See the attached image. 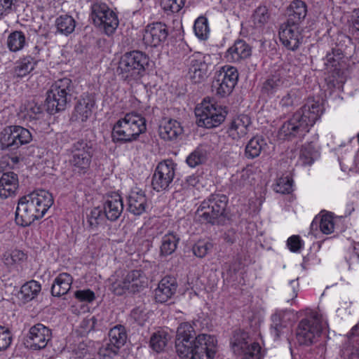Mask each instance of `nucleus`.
<instances>
[{
    "instance_id": "a19ab883",
    "label": "nucleus",
    "mask_w": 359,
    "mask_h": 359,
    "mask_svg": "<svg viewBox=\"0 0 359 359\" xmlns=\"http://www.w3.org/2000/svg\"><path fill=\"white\" fill-rule=\"evenodd\" d=\"M251 171L249 169H243L236 172L231 177V183L236 190L248 187L250 183Z\"/></svg>"
},
{
    "instance_id": "ea45409f",
    "label": "nucleus",
    "mask_w": 359,
    "mask_h": 359,
    "mask_svg": "<svg viewBox=\"0 0 359 359\" xmlns=\"http://www.w3.org/2000/svg\"><path fill=\"white\" fill-rule=\"evenodd\" d=\"M170 336L164 330H158L152 334L149 341V346L152 350L157 353L163 351L166 346Z\"/></svg>"
},
{
    "instance_id": "338daca9",
    "label": "nucleus",
    "mask_w": 359,
    "mask_h": 359,
    "mask_svg": "<svg viewBox=\"0 0 359 359\" xmlns=\"http://www.w3.org/2000/svg\"><path fill=\"white\" fill-rule=\"evenodd\" d=\"M341 356L344 359H352L355 356L359 358V348L354 352L353 348L350 346L344 347L341 350Z\"/></svg>"
},
{
    "instance_id": "f03ea898",
    "label": "nucleus",
    "mask_w": 359,
    "mask_h": 359,
    "mask_svg": "<svg viewBox=\"0 0 359 359\" xmlns=\"http://www.w3.org/2000/svg\"><path fill=\"white\" fill-rule=\"evenodd\" d=\"M323 111V106L319 101L307 100L302 107L282 125L278 130V137L290 140L304 137L320 118Z\"/></svg>"
},
{
    "instance_id": "774afa93",
    "label": "nucleus",
    "mask_w": 359,
    "mask_h": 359,
    "mask_svg": "<svg viewBox=\"0 0 359 359\" xmlns=\"http://www.w3.org/2000/svg\"><path fill=\"white\" fill-rule=\"evenodd\" d=\"M186 183L188 186L196 187L199 183V177L198 175H190L186 179Z\"/></svg>"
},
{
    "instance_id": "3c124183",
    "label": "nucleus",
    "mask_w": 359,
    "mask_h": 359,
    "mask_svg": "<svg viewBox=\"0 0 359 359\" xmlns=\"http://www.w3.org/2000/svg\"><path fill=\"white\" fill-rule=\"evenodd\" d=\"M318 225L320 231L325 234H330L334 230V223L330 215H323L320 219L316 217L313 220L311 227L313 229L317 228Z\"/></svg>"
},
{
    "instance_id": "a878e982",
    "label": "nucleus",
    "mask_w": 359,
    "mask_h": 359,
    "mask_svg": "<svg viewBox=\"0 0 359 359\" xmlns=\"http://www.w3.org/2000/svg\"><path fill=\"white\" fill-rule=\"evenodd\" d=\"M106 218L111 221H116L123 210V203L120 195L114 194L109 196L102 208Z\"/></svg>"
},
{
    "instance_id": "f3484780",
    "label": "nucleus",
    "mask_w": 359,
    "mask_h": 359,
    "mask_svg": "<svg viewBox=\"0 0 359 359\" xmlns=\"http://www.w3.org/2000/svg\"><path fill=\"white\" fill-rule=\"evenodd\" d=\"M279 38L282 44L288 50L294 51L302 43V29L298 25L288 23L281 25L279 30Z\"/></svg>"
},
{
    "instance_id": "e2e57ef3",
    "label": "nucleus",
    "mask_w": 359,
    "mask_h": 359,
    "mask_svg": "<svg viewBox=\"0 0 359 359\" xmlns=\"http://www.w3.org/2000/svg\"><path fill=\"white\" fill-rule=\"evenodd\" d=\"M15 2L16 0H0V19L12 12Z\"/></svg>"
},
{
    "instance_id": "20e7f679",
    "label": "nucleus",
    "mask_w": 359,
    "mask_h": 359,
    "mask_svg": "<svg viewBox=\"0 0 359 359\" xmlns=\"http://www.w3.org/2000/svg\"><path fill=\"white\" fill-rule=\"evenodd\" d=\"M149 65V57L140 50H132L123 54L118 62L116 74L124 82L133 84L145 74Z\"/></svg>"
},
{
    "instance_id": "cd10ccee",
    "label": "nucleus",
    "mask_w": 359,
    "mask_h": 359,
    "mask_svg": "<svg viewBox=\"0 0 359 359\" xmlns=\"http://www.w3.org/2000/svg\"><path fill=\"white\" fill-rule=\"evenodd\" d=\"M269 145L262 135L252 137L246 144L244 155L248 159H254L267 151Z\"/></svg>"
},
{
    "instance_id": "c9c22d12",
    "label": "nucleus",
    "mask_w": 359,
    "mask_h": 359,
    "mask_svg": "<svg viewBox=\"0 0 359 359\" xmlns=\"http://www.w3.org/2000/svg\"><path fill=\"white\" fill-rule=\"evenodd\" d=\"M41 290V284L34 280L25 283L20 289V299L24 303L29 302L34 299Z\"/></svg>"
},
{
    "instance_id": "e433bc0d",
    "label": "nucleus",
    "mask_w": 359,
    "mask_h": 359,
    "mask_svg": "<svg viewBox=\"0 0 359 359\" xmlns=\"http://www.w3.org/2000/svg\"><path fill=\"white\" fill-rule=\"evenodd\" d=\"M271 14L268 8L264 5H259L253 11L251 20L256 29L263 28L269 21Z\"/></svg>"
},
{
    "instance_id": "a211bd4d",
    "label": "nucleus",
    "mask_w": 359,
    "mask_h": 359,
    "mask_svg": "<svg viewBox=\"0 0 359 359\" xmlns=\"http://www.w3.org/2000/svg\"><path fill=\"white\" fill-rule=\"evenodd\" d=\"M168 35V30L165 24L154 22L145 27L142 41L146 46L158 47L165 42Z\"/></svg>"
},
{
    "instance_id": "603ef678",
    "label": "nucleus",
    "mask_w": 359,
    "mask_h": 359,
    "mask_svg": "<svg viewBox=\"0 0 359 359\" xmlns=\"http://www.w3.org/2000/svg\"><path fill=\"white\" fill-rule=\"evenodd\" d=\"M161 7L168 15L178 13L184 6L185 0H161Z\"/></svg>"
},
{
    "instance_id": "aec40b11",
    "label": "nucleus",
    "mask_w": 359,
    "mask_h": 359,
    "mask_svg": "<svg viewBox=\"0 0 359 359\" xmlns=\"http://www.w3.org/2000/svg\"><path fill=\"white\" fill-rule=\"evenodd\" d=\"M252 55V47L245 41L237 39L224 54V58L229 62L241 63Z\"/></svg>"
},
{
    "instance_id": "a18cd8bd",
    "label": "nucleus",
    "mask_w": 359,
    "mask_h": 359,
    "mask_svg": "<svg viewBox=\"0 0 359 359\" xmlns=\"http://www.w3.org/2000/svg\"><path fill=\"white\" fill-rule=\"evenodd\" d=\"M206 198L209 201L210 203L214 205L219 217L224 215L229 201L226 195L220 193H214L211 194Z\"/></svg>"
},
{
    "instance_id": "393cba45",
    "label": "nucleus",
    "mask_w": 359,
    "mask_h": 359,
    "mask_svg": "<svg viewBox=\"0 0 359 359\" xmlns=\"http://www.w3.org/2000/svg\"><path fill=\"white\" fill-rule=\"evenodd\" d=\"M147 199L144 192L135 188L130 191L128 196V210L134 215H140L145 212Z\"/></svg>"
},
{
    "instance_id": "7ed1b4c3",
    "label": "nucleus",
    "mask_w": 359,
    "mask_h": 359,
    "mask_svg": "<svg viewBox=\"0 0 359 359\" xmlns=\"http://www.w3.org/2000/svg\"><path fill=\"white\" fill-rule=\"evenodd\" d=\"M52 194L44 189H38L19 198L15 220L18 225L28 226L42 218L53 204Z\"/></svg>"
},
{
    "instance_id": "2f4dec72",
    "label": "nucleus",
    "mask_w": 359,
    "mask_h": 359,
    "mask_svg": "<svg viewBox=\"0 0 359 359\" xmlns=\"http://www.w3.org/2000/svg\"><path fill=\"white\" fill-rule=\"evenodd\" d=\"M94 105L95 101L91 96H81L75 106L74 116L81 122L86 121L92 114V108Z\"/></svg>"
},
{
    "instance_id": "4be33fe9",
    "label": "nucleus",
    "mask_w": 359,
    "mask_h": 359,
    "mask_svg": "<svg viewBox=\"0 0 359 359\" xmlns=\"http://www.w3.org/2000/svg\"><path fill=\"white\" fill-rule=\"evenodd\" d=\"M177 288V283L174 277L163 278L154 290L155 300L160 303L168 302L175 294Z\"/></svg>"
},
{
    "instance_id": "13d9d810",
    "label": "nucleus",
    "mask_w": 359,
    "mask_h": 359,
    "mask_svg": "<svg viewBox=\"0 0 359 359\" xmlns=\"http://www.w3.org/2000/svg\"><path fill=\"white\" fill-rule=\"evenodd\" d=\"M12 336L10 331L0 325V351L6 350L11 344Z\"/></svg>"
},
{
    "instance_id": "69168bd1",
    "label": "nucleus",
    "mask_w": 359,
    "mask_h": 359,
    "mask_svg": "<svg viewBox=\"0 0 359 359\" xmlns=\"http://www.w3.org/2000/svg\"><path fill=\"white\" fill-rule=\"evenodd\" d=\"M97 323V318L93 316L90 318L84 319L81 323V327L83 329V332L88 333L95 330Z\"/></svg>"
},
{
    "instance_id": "864d4df0",
    "label": "nucleus",
    "mask_w": 359,
    "mask_h": 359,
    "mask_svg": "<svg viewBox=\"0 0 359 359\" xmlns=\"http://www.w3.org/2000/svg\"><path fill=\"white\" fill-rule=\"evenodd\" d=\"M293 180L289 176L278 178L274 185V191L282 194H287L292 191Z\"/></svg>"
},
{
    "instance_id": "2eb2a0df",
    "label": "nucleus",
    "mask_w": 359,
    "mask_h": 359,
    "mask_svg": "<svg viewBox=\"0 0 359 359\" xmlns=\"http://www.w3.org/2000/svg\"><path fill=\"white\" fill-rule=\"evenodd\" d=\"M322 330L319 320L316 318L302 320L296 330V339L299 345L309 346Z\"/></svg>"
},
{
    "instance_id": "423d86ee",
    "label": "nucleus",
    "mask_w": 359,
    "mask_h": 359,
    "mask_svg": "<svg viewBox=\"0 0 359 359\" xmlns=\"http://www.w3.org/2000/svg\"><path fill=\"white\" fill-rule=\"evenodd\" d=\"M73 88L72 80L68 78H62L55 81L47 92L46 100L49 114H54L65 109L71 100Z\"/></svg>"
},
{
    "instance_id": "0eeeda50",
    "label": "nucleus",
    "mask_w": 359,
    "mask_h": 359,
    "mask_svg": "<svg viewBox=\"0 0 359 359\" xmlns=\"http://www.w3.org/2000/svg\"><path fill=\"white\" fill-rule=\"evenodd\" d=\"M187 76L194 83L204 82L210 74L213 67L212 58L209 54L195 52L185 60Z\"/></svg>"
},
{
    "instance_id": "052dcab7",
    "label": "nucleus",
    "mask_w": 359,
    "mask_h": 359,
    "mask_svg": "<svg viewBox=\"0 0 359 359\" xmlns=\"http://www.w3.org/2000/svg\"><path fill=\"white\" fill-rule=\"evenodd\" d=\"M74 296L79 301L86 302H92L95 298V293L89 289L77 290Z\"/></svg>"
},
{
    "instance_id": "9b49d317",
    "label": "nucleus",
    "mask_w": 359,
    "mask_h": 359,
    "mask_svg": "<svg viewBox=\"0 0 359 359\" xmlns=\"http://www.w3.org/2000/svg\"><path fill=\"white\" fill-rule=\"evenodd\" d=\"M2 149L13 151L20 146L29 144L32 140L31 132L20 126L6 127L1 134Z\"/></svg>"
},
{
    "instance_id": "8fccbe9b",
    "label": "nucleus",
    "mask_w": 359,
    "mask_h": 359,
    "mask_svg": "<svg viewBox=\"0 0 359 359\" xmlns=\"http://www.w3.org/2000/svg\"><path fill=\"white\" fill-rule=\"evenodd\" d=\"M27 258V255L19 250H14L11 252H6L3 255L2 261L8 266H11L14 264H19L25 262Z\"/></svg>"
},
{
    "instance_id": "c03bdc74",
    "label": "nucleus",
    "mask_w": 359,
    "mask_h": 359,
    "mask_svg": "<svg viewBox=\"0 0 359 359\" xmlns=\"http://www.w3.org/2000/svg\"><path fill=\"white\" fill-rule=\"evenodd\" d=\"M86 219L88 226L91 229H95L98 226L102 225L107 218L102 208L95 207L91 209L90 212L87 214Z\"/></svg>"
},
{
    "instance_id": "72a5a7b5",
    "label": "nucleus",
    "mask_w": 359,
    "mask_h": 359,
    "mask_svg": "<svg viewBox=\"0 0 359 359\" xmlns=\"http://www.w3.org/2000/svg\"><path fill=\"white\" fill-rule=\"evenodd\" d=\"M73 278L67 273H60L54 280L51 287V294L55 297L66 294L71 288Z\"/></svg>"
},
{
    "instance_id": "f257e3e1",
    "label": "nucleus",
    "mask_w": 359,
    "mask_h": 359,
    "mask_svg": "<svg viewBox=\"0 0 359 359\" xmlns=\"http://www.w3.org/2000/svg\"><path fill=\"white\" fill-rule=\"evenodd\" d=\"M175 348L182 359H213L217 351V340L210 334L196 335L191 324L183 323L177 330Z\"/></svg>"
},
{
    "instance_id": "09e8293b",
    "label": "nucleus",
    "mask_w": 359,
    "mask_h": 359,
    "mask_svg": "<svg viewBox=\"0 0 359 359\" xmlns=\"http://www.w3.org/2000/svg\"><path fill=\"white\" fill-rule=\"evenodd\" d=\"M194 30L199 39L206 40L210 33L208 19L203 16L198 17L195 20Z\"/></svg>"
},
{
    "instance_id": "7c9ffc66",
    "label": "nucleus",
    "mask_w": 359,
    "mask_h": 359,
    "mask_svg": "<svg viewBox=\"0 0 359 359\" xmlns=\"http://www.w3.org/2000/svg\"><path fill=\"white\" fill-rule=\"evenodd\" d=\"M219 214L215 209L214 205L210 203L207 198H205L200 204L196 211V218L201 223L215 224L219 218Z\"/></svg>"
},
{
    "instance_id": "39448f33",
    "label": "nucleus",
    "mask_w": 359,
    "mask_h": 359,
    "mask_svg": "<svg viewBox=\"0 0 359 359\" xmlns=\"http://www.w3.org/2000/svg\"><path fill=\"white\" fill-rule=\"evenodd\" d=\"M146 120L140 114L131 112L118 119L112 128L111 138L114 143L133 142L146 131Z\"/></svg>"
},
{
    "instance_id": "c85d7f7f",
    "label": "nucleus",
    "mask_w": 359,
    "mask_h": 359,
    "mask_svg": "<svg viewBox=\"0 0 359 359\" xmlns=\"http://www.w3.org/2000/svg\"><path fill=\"white\" fill-rule=\"evenodd\" d=\"M285 311H276L271 316V332L275 339H279L282 335L290 331V322Z\"/></svg>"
},
{
    "instance_id": "0e129e2a",
    "label": "nucleus",
    "mask_w": 359,
    "mask_h": 359,
    "mask_svg": "<svg viewBox=\"0 0 359 359\" xmlns=\"http://www.w3.org/2000/svg\"><path fill=\"white\" fill-rule=\"evenodd\" d=\"M287 245L292 252H297L302 248V243L299 236H292L287 241Z\"/></svg>"
},
{
    "instance_id": "49530a36",
    "label": "nucleus",
    "mask_w": 359,
    "mask_h": 359,
    "mask_svg": "<svg viewBox=\"0 0 359 359\" xmlns=\"http://www.w3.org/2000/svg\"><path fill=\"white\" fill-rule=\"evenodd\" d=\"M318 157V153L311 144L304 145L301 149L299 161L304 165H311Z\"/></svg>"
},
{
    "instance_id": "9d476101",
    "label": "nucleus",
    "mask_w": 359,
    "mask_h": 359,
    "mask_svg": "<svg viewBox=\"0 0 359 359\" xmlns=\"http://www.w3.org/2000/svg\"><path fill=\"white\" fill-rule=\"evenodd\" d=\"M195 114L198 126L207 128L217 127L226 116V111L221 107L205 100L196 107Z\"/></svg>"
},
{
    "instance_id": "dca6fc26",
    "label": "nucleus",
    "mask_w": 359,
    "mask_h": 359,
    "mask_svg": "<svg viewBox=\"0 0 359 359\" xmlns=\"http://www.w3.org/2000/svg\"><path fill=\"white\" fill-rule=\"evenodd\" d=\"M126 339L127 335L123 326L114 327L109 332V343L100 349L99 354L104 358H113L125 344Z\"/></svg>"
},
{
    "instance_id": "ddd939ff",
    "label": "nucleus",
    "mask_w": 359,
    "mask_h": 359,
    "mask_svg": "<svg viewBox=\"0 0 359 359\" xmlns=\"http://www.w3.org/2000/svg\"><path fill=\"white\" fill-rule=\"evenodd\" d=\"M231 344L235 353L243 354V359H261V347L258 343L252 341L248 332L236 331Z\"/></svg>"
},
{
    "instance_id": "4c0bfd02",
    "label": "nucleus",
    "mask_w": 359,
    "mask_h": 359,
    "mask_svg": "<svg viewBox=\"0 0 359 359\" xmlns=\"http://www.w3.org/2000/svg\"><path fill=\"white\" fill-rule=\"evenodd\" d=\"M35 65L36 62H33L32 56L17 61L13 69V76L16 78L26 76L34 69Z\"/></svg>"
},
{
    "instance_id": "37998d69",
    "label": "nucleus",
    "mask_w": 359,
    "mask_h": 359,
    "mask_svg": "<svg viewBox=\"0 0 359 359\" xmlns=\"http://www.w3.org/2000/svg\"><path fill=\"white\" fill-rule=\"evenodd\" d=\"M207 157V150L203 147H198L187 157L186 162L189 167L195 168L204 163Z\"/></svg>"
},
{
    "instance_id": "6e6552de",
    "label": "nucleus",
    "mask_w": 359,
    "mask_h": 359,
    "mask_svg": "<svg viewBox=\"0 0 359 359\" xmlns=\"http://www.w3.org/2000/svg\"><path fill=\"white\" fill-rule=\"evenodd\" d=\"M90 11L93 24L107 36L113 34L119 24L116 13L102 2L93 4Z\"/></svg>"
},
{
    "instance_id": "f704fd0d",
    "label": "nucleus",
    "mask_w": 359,
    "mask_h": 359,
    "mask_svg": "<svg viewBox=\"0 0 359 359\" xmlns=\"http://www.w3.org/2000/svg\"><path fill=\"white\" fill-rule=\"evenodd\" d=\"M179 241L180 237L174 232L165 233L161 238V255L166 257L172 255L176 250Z\"/></svg>"
},
{
    "instance_id": "6ab92c4d",
    "label": "nucleus",
    "mask_w": 359,
    "mask_h": 359,
    "mask_svg": "<svg viewBox=\"0 0 359 359\" xmlns=\"http://www.w3.org/2000/svg\"><path fill=\"white\" fill-rule=\"evenodd\" d=\"M51 337V330L44 325L37 323L30 327L27 341L31 348L40 350L47 346Z\"/></svg>"
},
{
    "instance_id": "b1692460",
    "label": "nucleus",
    "mask_w": 359,
    "mask_h": 359,
    "mask_svg": "<svg viewBox=\"0 0 359 359\" xmlns=\"http://www.w3.org/2000/svg\"><path fill=\"white\" fill-rule=\"evenodd\" d=\"M249 116L241 114L232 120L227 130L229 136L233 140H238L245 137L251 126Z\"/></svg>"
},
{
    "instance_id": "473e14b6",
    "label": "nucleus",
    "mask_w": 359,
    "mask_h": 359,
    "mask_svg": "<svg viewBox=\"0 0 359 359\" xmlns=\"http://www.w3.org/2000/svg\"><path fill=\"white\" fill-rule=\"evenodd\" d=\"M125 276L129 287V292H140L147 285V278L141 270H133L127 273Z\"/></svg>"
},
{
    "instance_id": "58836bf2",
    "label": "nucleus",
    "mask_w": 359,
    "mask_h": 359,
    "mask_svg": "<svg viewBox=\"0 0 359 359\" xmlns=\"http://www.w3.org/2000/svg\"><path fill=\"white\" fill-rule=\"evenodd\" d=\"M55 26L57 32L68 36L74 31L76 21L71 15H63L56 18Z\"/></svg>"
},
{
    "instance_id": "1a4fd4ad",
    "label": "nucleus",
    "mask_w": 359,
    "mask_h": 359,
    "mask_svg": "<svg viewBox=\"0 0 359 359\" xmlns=\"http://www.w3.org/2000/svg\"><path fill=\"white\" fill-rule=\"evenodd\" d=\"M71 157L69 163L74 171L79 174L87 172L91 163L93 156L92 144L84 140H79L74 142L68 149Z\"/></svg>"
},
{
    "instance_id": "bf43d9fd",
    "label": "nucleus",
    "mask_w": 359,
    "mask_h": 359,
    "mask_svg": "<svg viewBox=\"0 0 359 359\" xmlns=\"http://www.w3.org/2000/svg\"><path fill=\"white\" fill-rule=\"evenodd\" d=\"M297 89H291L290 91L287 93L285 95H284L280 101V104L283 107H288L292 106L294 100L297 98Z\"/></svg>"
},
{
    "instance_id": "6e6d98bb",
    "label": "nucleus",
    "mask_w": 359,
    "mask_h": 359,
    "mask_svg": "<svg viewBox=\"0 0 359 359\" xmlns=\"http://www.w3.org/2000/svg\"><path fill=\"white\" fill-rule=\"evenodd\" d=\"M130 317L140 325H143L149 318L148 312L144 306H142L133 309L130 313Z\"/></svg>"
},
{
    "instance_id": "5701e85b",
    "label": "nucleus",
    "mask_w": 359,
    "mask_h": 359,
    "mask_svg": "<svg viewBox=\"0 0 359 359\" xmlns=\"http://www.w3.org/2000/svg\"><path fill=\"white\" fill-rule=\"evenodd\" d=\"M307 6L302 0L291 1L287 9V20L285 23L300 26L307 15Z\"/></svg>"
},
{
    "instance_id": "4d7b16f0",
    "label": "nucleus",
    "mask_w": 359,
    "mask_h": 359,
    "mask_svg": "<svg viewBox=\"0 0 359 359\" xmlns=\"http://www.w3.org/2000/svg\"><path fill=\"white\" fill-rule=\"evenodd\" d=\"M342 53L339 49L333 48L332 53H328L325 58V65L332 67H336L342 58Z\"/></svg>"
},
{
    "instance_id": "680f3d73",
    "label": "nucleus",
    "mask_w": 359,
    "mask_h": 359,
    "mask_svg": "<svg viewBox=\"0 0 359 359\" xmlns=\"http://www.w3.org/2000/svg\"><path fill=\"white\" fill-rule=\"evenodd\" d=\"M42 114V109L41 106L31 103L27 108V116H29L31 120H37L39 118Z\"/></svg>"
},
{
    "instance_id": "f8f14e48",
    "label": "nucleus",
    "mask_w": 359,
    "mask_h": 359,
    "mask_svg": "<svg viewBox=\"0 0 359 359\" xmlns=\"http://www.w3.org/2000/svg\"><path fill=\"white\" fill-rule=\"evenodd\" d=\"M238 75V69L235 67L230 65L222 67L212 82V91L220 97L229 95L237 84Z\"/></svg>"
},
{
    "instance_id": "5fc2aeb1",
    "label": "nucleus",
    "mask_w": 359,
    "mask_h": 359,
    "mask_svg": "<svg viewBox=\"0 0 359 359\" xmlns=\"http://www.w3.org/2000/svg\"><path fill=\"white\" fill-rule=\"evenodd\" d=\"M213 245L211 242L200 240L192 247V252L196 257L203 258L205 257L212 249Z\"/></svg>"
},
{
    "instance_id": "4468645a",
    "label": "nucleus",
    "mask_w": 359,
    "mask_h": 359,
    "mask_svg": "<svg viewBox=\"0 0 359 359\" xmlns=\"http://www.w3.org/2000/svg\"><path fill=\"white\" fill-rule=\"evenodd\" d=\"M176 164L171 159L160 162L152 177L151 184L156 191L168 190L175 175Z\"/></svg>"
},
{
    "instance_id": "412c9836",
    "label": "nucleus",
    "mask_w": 359,
    "mask_h": 359,
    "mask_svg": "<svg viewBox=\"0 0 359 359\" xmlns=\"http://www.w3.org/2000/svg\"><path fill=\"white\" fill-rule=\"evenodd\" d=\"M285 69L278 68L273 74L268 76L262 86V93L267 96H272L277 92L287 86V81L285 77Z\"/></svg>"
},
{
    "instance_id": "de8ad7c7",
    "label": "nucleus",
    "mask_w": 359,
    "mask_h": 359,
    "mask_svg": "<svg viewBox=\"0 0 359 359\" xmlns=\"http://www.w3.org/2000/svg\"><path fill=\"white\" fill-rule=\"evenodd\" d=\"M111 284L110 290L116 295H122L126 291L129 292V287L125 275L121 277L118 273H116L111 279Z\"/></svg>"
},
{
    "instance_id": "c756f323",
    "label": "nucleus",
    "mask_w": 359,
    "mask_h": 359,
    "mask_svg": "<svg viewBox=\"0 0 359 359\" xmlns=\"http://www.w3.org/2000/svg\"><path fill=\"white\" fill-rule=\"evenodd\" d=\"M183 133V128L176 120L169 119L162 122L159 126V135L164 140H176Z\"/></svg>"
},
{
    "instance_id": "79ce46f5",
    "label": "nucleus",
    "mask_w": 359,
    "mask_h": 359,
    "mask_svg": "<svg viewBox=\"0 0 359 359\" xmlns=\"http://www.w3.org/2000/svg\"><path fill=\"white\" fill-rule=\"evenodd\" d=\"M26 43V38L21 31L11 32L7 39V46L12 52H17L22 50Z\"/></svg>"
},
{
    "instance_id": "bb28decb",
    "label": "nucleus",
    "mask_w": 359,
    "mask_h": 359,
    "mask_svg": "<svg viewBox=\"0 0 359 359\" xmlns=\"http://www.w3.org/2000/svg\"><path fill=\"white\" fill-rule=\"evenodd\" d=\"M18 187L19 181L16 173L4 172L0 178V197L7 198L15 195Z\"/></svg>"
}]
</instances>
